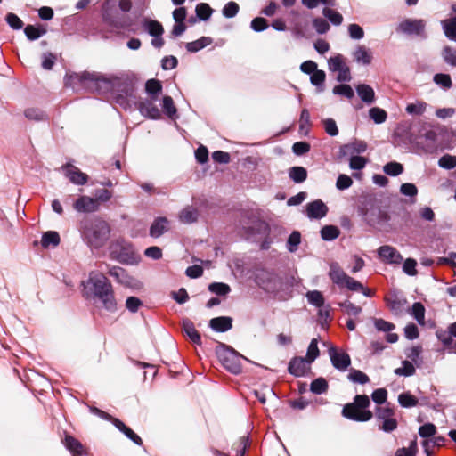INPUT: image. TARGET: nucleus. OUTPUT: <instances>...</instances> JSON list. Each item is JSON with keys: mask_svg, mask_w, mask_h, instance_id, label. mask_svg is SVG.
I'll use <instances>...</instances> for the list:
<instances>
[{"mask_svg": "<svg viewBox=\"0 0 456 456\" xmlns=\"http://www.w3.org/2000/svg\"><path fill=\"white\" fill-rule=\"evenodd\" d=\"M118 77H107L98 72L85 71L82 73L67 74L65 86L73 89L84 88L87 91L98 94L112 92L115 86L118 85Z\"/></svg>", "mask_w": 456, "mask_h": 456, "instance_id": "1", "label": "nucleus"}, {"mask_svg": "<svg viewBox=\"0 0 456 456\" xmlns=\"http://www.w3.org/2000/svg\"><path fill=\"white\" fill-rule=\"evenodd\" d=\"M105 269L92 271L88 280L84 282L85 292L87 297L97 298L102 306L109 312L117 310V301L111 283L103 274Z\"/></svg>", "mask_w": 456, "mask_h": 456, "instance_id": "2", "label": "nucleus"}, {"mask_svg": "<svg viewBox=\"0 0 456 456\" xmlns=\"http://www.w3.org/2000/svg\"><path fill=\"white\" fill-rule=\"evenodd\" d=\"M79 232L88 246L100 248L109 240L110 228L106 221L99 217L85 218L80 222Z\"/></svg>", "mask_w": 456, "mask_h": 456, "instance_id": "3", "label": "nucleus"}, {"mask_svg": "<svg viewBox=\"0 0 456 456\" xmlns=\"http://www.w3.org/2000/svg\"><path fill=\"white\" fill-rule=\"evenodd\" d=\"M370 401L366 395H357L354 398V402L346 403L343 410L342 415L351 420L357 422H366L373 418V413L368 410Z\"/></svg>", "mask_w": 456, "mask_h": 456, "instance_id": "4", "label": "nucleus"}, {"mask_svg": "<svg viewBox=\"0 0 456 456\" xmlns=\"http://www.w3.org/2000/svg\"><path fill=\"white\" fill-rule=\"evenodd\" d=\"M216 355L222 365L233 374H239L241 371V360H247L246 357L224 344L217 346Z\"/></svg>", "mask_w": 456, "mask_h": 456, "instance_id": "5", "label": "nucleus"}, {"mask_svg": "<svg viewBox=\"0 0 456 456\" xmlns=\"http://www.w3.org/2000/svg\"><path fill=\"white\" fill-rule=\"evenodd\" d=\"M102 20L104 24L113 30L127 29L128 31L135 32V29L132 28V20L126 15L112 12L107 6V4H104L102 6Z\"/></svg>", "mask_w": 456, "mask_h": 456, "instance_id": "6", "label": "nucleus"}, {"mask_svg": "<svg viewBox=\"0 0 456 456\" xmlns=\"http://www.w3.org/2000/svg\"><path fill=\"white\" fill-rule=\"evenodd\" d=\"M329 275L333 283L339 288H346L351 291H359L362 289V284L347 275L337 263L330 265Z\"/></svg>", "mask_w": 456, "mask_h": 456, "instance_id": "7", "label": "nucleus"}, {"mask_svg": "<svg viewBox=\"0 0 456 456\" xmlns=\"http://www.w3.org/2000/svg\"><path fill=\"white\" fill-rule=\"evenodd\" d=\"M395 415V410L389 405L378 406L376 408L375 416L379 428L386 433L395 431L398 427V422Z\"/></svg>", "mask_w": 456, "mask_h": 456, "instance_id": "8", "label": "nucleus"}, {"mask_svg": "<svg viewBox=\"0 0 456 456\" xmlns=\"http://www.w3.org/2000/svg\"><path fill=\"white\" fill-rule=\"evenodd\" d=\"M256 284L268 293H277L282 287L281 279L274 273L259 270L256 274Z\"/></svg>", "mask_w": 456, "mask_h": 456, "instance_id": "9", "label": "nucleus"}, {"mask_svg": "<svg viewBox=\"0 0 456 456\" xmlns=\"http://www.w3.org/2000/svg\"><path fill=\"white\" fill-rule=\"evenodd\" d=\"M108 273L115 278L118 282L124 285L125 287L133 289H141L142 288V283L127 274L125 269L119 266H112L109 267L108 265H104Z\"/></svg>", "mask_w": 456, "mask_h": 456, "instance_id": "10", "label": "nucleus"}, {"mask_svg": "<svg viewBox=\"0 0 456 456\" xmlns=\"http://www.w3.org/2000/svg\"><path fill=\"white\" fill-rule=\"evenodd\" d=\"M359 213L364 221L370 225L378 224L381 220L383 215L380 208L372 199L366 200L362 203V205L359 208Z\"/></svg>", "mask_w": 456, "mask_h": 456, "instance_id": "11", "label": "nucleus"}, {"mask_svg": "<svg viewBox=\"0 0 456 456\" xmlns=\"http://www.w3.org/2000/svg\"><path fill=\"white\" fill-rule=\"evenodd\" d=\"M92 412L97 414L99 417L112 421L113 425L120 431L122 432L127 438L132 440L134 444L141 445L142 444V441L141 437L136 435L130 428L125 425L121 420L116 418H112L110 414L106 413L105 411L93 408Z\"/></svg>", "mask_w": 456, "mask_h": 456, "instance_id": "12", "label": "nucleus"}, {"mask_svg": "<svg viewBox=\"0 0 456 456\" xmlns=\"http://www.w3.org/2000/svg\"><path fill=\"white\" fill-rule=\"evenodd\" d=\"M437 134L434 130H428L417 138V146L423 153L432 154L437 149Z\"/></svg>", "mask_w": 456, "mask_h": 456, "instance_id": "13", "label": "nucleus"}, {"mask_svg": "<svg viewBox=\"0 0 456 456\" xmlns=\"http://www.w3.org/2000/svg\"><path fill=\"white\" fill-rule=\"evenodd\" d=\"M61 171L64 175L69 180L70 183L76 185H85L88 182V175L86 173H83L78 167L76 166L67 163L61 166Z\"/></svg>", "mask_w": 456, "mask_h": 456, "instance_id": "14", "label": "nucleus"}, {"mask_svg": "<svg viewBox=\"0 0 456 456\" xmlns=\"http://www.w3.org/2000/svg\"><path fill=\"white\" fill-rule=\"evenodd\" d=\"M329 355L332 365L338 370L345 371L351 364L349 354L343 351H338L335 347L329 349Z\"/></svg>", "mask_w": 456, "mask_h": 456, "instance_id": "15", "label": "nucleus"}, {"mask_svg": "<svg viewBox=\"0 0 456 456\" xmlns=\"http://www.w3.org/2000/svg\"><path fill=\"white\" fill-rule=\"evenodd\" d=\"M311 362L304 357H294L290 360L288 370L295 377L305 376L310 370Z\"/></svg>", "mask_w": 456, "mask_h": 456, "instance_id": "16", "label": "nucleus"}, {"mask_svg": "<svg viewBox=\"0 0 456 456\" xmlns=\"http://www.w3.org/2000/svg\"><path fill=\"white\" fill-rule=\"evenodd\" d=\"M436 337L445 348L456 350V341L453 340L456 338V322L449 324L446 330L437 331Z\"/></svg>", "mask_w": 456, "mask_h": 456, "instance_id": "17", "label": "nucleus"}, {"mask_svg": "<svg viewBox=\"0 0 456 456\" xmlns=\"http://www.w3.org/2000/svg\"><path fill=\"white\" fill-rule=\"evenodd\" d=\"M378 255L383 262L387 264H400L403 261V256L399 251L389 245L379 247Z\"/></svg>", "mask_w": 456, "mask_h": 456, "instance_id": "18", "label": "nucleus"}, {"mask_svg": "<svg viewBox=\"0 0 456 456\" xmlns=\"http://www.w3.org/2000/svg\"><path fill=\"white\" fill-rule=\"evenodd\" d=\"M73 208L76 211L80 213L95 212L99 209L97 200H94L89 196H80L74 203Z\"/></svg>", "mask_w": 456, "mask_h": 456, "instance_id": "19", "label": "nucleus"}, {"mask_svg": "<svg viewBox=\"0 0 456 456\" xmlns=\"http://www.w3.org/2000/svg\"><path fill=\"white\" fill-rule=\"evenodd\" d=\"M367 151V143L362 140H354L352 142L344 144L339 149L340 157L354 156L363 153Z\"/></svg>", "mask_w": 456, "mask_h": 456, "instance_id": "20", "label": "nucleus"}, {"mask_svg": "<svg viewBox=\"0 0 456 456\" xmlns=\"http://www.w3.org/2000/svg\"><path fill=\"white\" fill-rule=\"evenodd\" d=\"M118 85L115 86L113 93L118 94V101L134 96V87L131 80L118 77Z\"/></svg>", "mask_w": 456, "mask_h": 456, "instance_id": "21", "label": "nucleus"}, {"mask_svg": "<svg viewBox=\"0 0 456 456\" xmlns=\"http://www.w3.org/2000/svg\"><path fill=\"white\" fill-rule=\"evenodd\" d=\"M425 28V23L422 20L407 19L402 21L398 29L403 33L409 35H420Z\"/></svg>", "mask_w": 456, "mask_h": 456, "instance_id": "22", "label": "nucleus"}, {"mask_svg": "<svg viewBox=\"0 0 456 456\" xmlns=\"http://www.w3.org/2000/svg\"><path fill=\"white\" fill-rule=\"evenodd\" d=\"M156 100H152V98L145 99L139 103V111L140 113L149 118L158 119L160 118V111L157 105L155 104Z\"/></svg>", "mask_w": 456, "mask_h": 456, "instance_id": "23", "label": "nucleus"}, {"mask_svg": "<svg viewBox=\"0 0 456 456\" xmlns=\"http://www.w3.org/2000/svg\"><path fill=\"white\" fill-rule=\"evenodd\" d=\"M328 213V207L321 200H316L306 205V216L310 219H321Z\"/></svg>", "mask_w": 456, "mask_h": 456, "instance_id": "24", "label": "nucleus"}, {"mask_svg": "<svg viewBox=\"0 0 456 456\" xmlns=\"http://www.w3.org/2000/svg\"><path fill=\"white\" fill-rule=\"evenodd\" d=\"M210 328L217 332H225L232 329V319L227 316L216 317L209 322Z\"/></svg>", "mask_w": 456, "mask_h": 456, "instance_id": "25", "label": "nucleus"}, {"mask_svg": "<svg viewBox=\"0 0 456 456\" xmlns=\"http://www.w3.org/2000/svg\"><path fill=\"white\" fill-rule=\"evenodd\" d=\"M356 92L361 100L367 105L375 102V92L373 88L366 84H360L356 86Z\"/></svg>", "mask_w": 456, "mask_h": 456, "instance_id": "26", "label": "nucleus"}, {"mask_svg": "<svg viewBox=\"0 0 456 456\" xmlns=\"http://www.w3.org/2000/svg\"><path fill=\"white\" fill-rule=\"evenodd\" d=\"M168 224L166 217L156 218L150 228V235L153 238L160 237L168 230Z\"/></svg>", "mask_w": 456, "mask_h": 456, "instance_id": "27", "label": "nucleus"}, {"mask_svg": "<svg viewBox=\"0 0 456 456\" xmlns=\"http://www.w3.org/2000/svg\"><path fill=\"white\" fill-rule=\"evenodd\" d=\"M199 210L192 207L187 206L185 207L179 214V220L183 224H192L195 223L199 218Z\"/></svg>", "mask_w": 456, "mask_h": 456, "instance_id": "28", "label": "nucleus"}, {"mask_svg": "<svg viewBox=\"0 0 456 456\" xmlns=\"http://www.w3.org/2000/svg\"><path fill=\"white\" fill-rule=\"evenodd\" d=\"M183 330L184 334L194 343L197 345H200L201 338L198 330L195 329V326L191 321L189 319L183 320Z\"/></svg>", "mask_w": 456, "mask_h": 456, "instance_id": "29", "label": "nucleus"}, {"mask_svg": "<svg viewBox=\"0 0 456 456\" xmlns=\"http://www.w3.org/2000/svg\"><path fill=\"white\" fill-rule=\"evenodd\" d=\"M142 27L152 37H161L164 33L163 26L160 22L144 18L142 20Z\"/></svg>", "mask_w": 456, "mask_h": 456, "instance_id": "30", "label": "nucleus"}, {"mask_svg": "<svg viewBox=\"0 0 456 456\" xmlns=\"http://www.w3.org/2000/svg\"><path fill=\"white\" fill-rule=\"evenodd\" d=\"M353 55L358 63L364 65L370 64L372 59L370 52L363 45H358Z\"/></svg>", "mask_w": 456, "mask_h": 456, "instance_id": "31", "label": "nucleus"}, {"mask_svg": "<svg viewBox=\"0 0 456 456\" xmlns=\"http://www.w3.org/2000/svg\"><path fill=\"white\" fill-rule=\"evenodd\" d=\"M64 444L66 448L73 454L82 455L85 453L83 444L71 436H66Z\"/></svg>", "mask_w": 456, "mask_h": 456, "instance_id": "32", "label": "nucleus"}, {"mask_svg": "<svg viewBox=\"0 0 456 456\" xmlns=\"http://www.w3.org/2000/svg\"><path fill=\"white\" fill-rule=\"evenodd\" d=\"M145 90L152 100H158L162 91V85L160 81L157 79H150L146 82Z\"/></svg>", "mask_w": 456, "mask_h": 456, "instance_id": "33", "label": "nucleus"}, {"mask_svg": "<svg viewBox=\"0 0 456 456\" xmlns=\"http://www.w3.org/2000/svg\"><path fill=\"white\" fill-rule=\"evenodd\" d=\"M60 243V235L57 232L48 231L42 235L41 245L44 248L56 247Z\"/></svg>", "mask_w": 456, "mask_h": 456, "instance_id": "34", "label": "nucleus"}, {"mask_svg": "<svg viewBox=\"0 0 456 456\" xmlns=\"http://www.w3.org/2000/svg\"><path fill=\"white\" fill-rule=\"evenodd\" d=\"M211 43L212 39L210 37H201L198 40L187 43L185 47L188 52L196 53L209 45Z\"/></svg>", "mask_w": 456, "mask_h": 456, "instance_id": "35", "label": "nucleus"}, {"mask_svg": "<svg viewBox=\"0 0 456 456\" xmlns=\"http://www.w3.org/2000/svg\"><path fill=\"white\" fill-rule=\"evenodd\" d=\"M444 35L450 40L456 41V16L442 21Z\"/></svg>", "mask_w": 456, "mask_h": 456, "instance_id": "36", "label": "nucleus"}, {"mask_svg": "<svg viewBox=\"0 0 456 456\" xmlns=\"http://www.w3.org/2000/svg\"><path fill=\"white\" fill-rule=\"evenodd\" d=\"M289 175L295 183H300L305 181L307 177V171L303 167H293L289 169Z\"/></svg>", "mask_w": 456, "mask_h": 456, "instance_id": "37", "label": "nucleus"}, {"mask_svg": "<svg viewBox=\"0 0 456 456\" xmlns=\"http://www.w3.org/2000/svg\"><path fill=\"white\" fill-rule=\"evenodd\" d=\"M339 234V229L334 225H325L321 230V237L323 240L326 241H330L337 239Z\"/></svg>", "mask_w": 456, "mask_h": 456, "instance_id": "38", "label": "nucleus"}, {"mask_svg": "<svg viewBox=\"0 0 456 456\" xmlns=\"http://www.w3.org/2000/svg\"><path fill=\"white\" fill-rule=\"evenodd\" d=\"M329 388L328 382L323 378H318L312 381L310 391L314 395H322L327 392Z\"/></svg>", "mask_w": 456, "mask_h": 456, "instance_id": "39", "label": "nucleus"}, {"mask_svg": "<svg viewBox=\"0 0 456 456\" xmlns=\"http://www.w3.org/2000/svg\"><path fill=\"white\" fill-rule=\"evenodd\" d=\"M25 117L33 121H43L47 118L45 112L38 108H28L24 111Z\"/></svg>", "mask_w": 456, "mask_h": 456, "instance_id": "40", "label": "nucleus"}, {"mask_svg": "<svg viewBox=\"0 0 456 456\" xmlns=\"http://www.w3.org/2000/svg\"><path fill=\"white\" fill-rule=\"evenodd\" d=\"M427 106L426 102L417 101L416 102L407 104L405 110L410 115L420 116L426 111Z\"/></svg>", "mask_w": 456, "mask_h": 456, "instance_id": "41", "label": "nucleus"}, {"mask_svg": "<svg viewBox=\"0 0 456 456\" xmlns=\"http://www.w3.org/2000/svg\"><path fill=\"white\" fill-rule=\"evenodd\" d=\"M411 314L419 324H425V307L420 302H416L412 305Z\"/></svg>", "mask_w": 456, "mask_h": 456, "instance_id": "42", "label": "nucleus"}, {"mask_svg": "<svg viewBox=\"0 0 456 456\" xmlns=\"http://www.w3.org/2000/svg\"><path fill=\"white\" fill-rule=\"evenodd\" d=\"M24 33L28 39L36 40L46 33V29L43 27H35L33 25H28L24 28Z\"/></svg>", "mask_w": 456, "mask_h": 456, "instance_id": "43", "label": "nucleus"}, {"mask_svg": "<svg viewBox=\"0 0 456 456\" xmlns=\"http://www.w3.org/2000/svg\"><path fill=\"white\" fill-rule=\"evenodd\" d=\"M322 14L335 26H338L343 22V16L337 11L325 7Z\"/></svg>", "mask_w": 456, "mask_h": 456, "instance_id": "44", "label": "nucleus"}, {"mask_svg": "<svg viewBox=\"0 0 456 456\" xmlns=\"http://www.w3.org/2000/svg\"><path fill=\"white\" fill-rule=\"evenodd\" d=\"M332 92L334 94L344 96L349 100L354 96L353 88L347 84H341L334 86Z\"/></svg>", "mask_w": 456, "mask_h": 456, "instance_id": "45", "label": "nucleus"}, {"mask_svg": "<svg viewBox=\"0 0 456 456\" xmlns=\"http://www.w3.org/2000/svg\"><path fill=\"white\" fill-rule=\"evenodd\" d=\"M369 116L376 124L384 123L387 118V112L379 107L371 108L369 110Z\"/></svg>", "mask_w": 456, "mask_h": 456, "instance_id": "46", "label": "nucleus"}, {"mask_svg": "<svg viewBox=\"0 0 456 456\" xmlns=\"http://www.w3.org/2000/svg\"><path fill=\"white\" fill-rule=\"evenodd\" d=\"M195 12L197 18L202 20H207L210 18L213 10L208 4L200 3L197 4Z\"/></svg>", "mask_w": 456, "mask_h": 456, "instance_id": "47", "label": "nucleus"}, {"mask_svg": "<svg viewBox=\"0 0 456 456\" xmlns=\"http://www.w3.org/2000/svg\"><path fill=\"white\" fill-rule=\"evenodd\" d=\"M383 170L388 175L396 176L403 172V167L398 162L391 161L384 166Z\"/></svg>", "mask_w": 456, "mask_h": 456, "instance_id": "48", "label": "nucleus"}, {"mask_svg": "<svg viewBox=\"0 0 456 456\" xmlns=\"http://www.w3.org/2000/svg\"><path fill=\"white\" fill-rule=\"evenodd\" d=\"M398 402L402 407L410 408L418 404V399L410 393H402L398 396Z\"/></svg>", "mask_w": 456, "mask_h": 456, "instance_id": "49", "label": "nucleus"}, {"mask_svg": "<svg viewBox=\"0 0 456 456\" xmlns=\"http://www.w3.org/2000/svg\"><path fill=\"white\" fill-rule=\"evenodd\" d=\"M162 108L165 113L171 118L176 114V108L171 96H164L162 100Z\"/></svg>", "mask_w": 456, "mask_h": 456, "instance_id": "50", "label": "nucleus"}, {"mask_svg": "<svg viewBox=\"0 0 456 456\" xmlns=\"http://www.w3.org/2000/svg\"><path fill=\"white\" fill-rule=\"evenodd\" d=\"M338 305L350 316H357L362 313V307L355 305L348 300L338 303Z\"/></svg>", "mask_w": 456, "mask_h": 456, "instance_id": "51", "label": "nucleus"}, {"mask_svg": "<svg viewBox=\"0 0 456 456\" xmlns=\"http://www.w3.org/2000/svg\"><path fill=\"white\" fill-rule=\"evenodd\" d=\"M349 157V167L353 170H362L368 163V159L364 157L354 155Z\"/></svg>", "mask_w": 456, "mask_h": 456, "instance_id": "52", "label": "nucleus"}, {"mask_svg": "<svg viewBox=\"0 0 456 456\" xmlns=\"http://www.w3.org/2000/svg\"><path fill=\"white\" fill-rule=\"evenodd\" d=\"M438 166L444 169L451 170L456 167V156L445 154L438 160Z\"/></svg>", "mask_w": 456, "mask_h": 456, "instance_id": "53", "label": "nucleus"}, {"mask_svg": "<svg viewBox=\"0 0 456 456\" xmlns=\"http://www.w3.org/2000/svg\"><path fill=\"white\" fill-rule=\"evenodd\" d=\"M434 82L442 88L447 90L452 86L451 77L448 74L438 73L434 76Z\"/></svg>", "mask_w": 456, "mask_h": 456, "instance_id": "54", "label": "nucleus"}, {"mask_svg": "<svg viewBox=\"0 0 456 456\" xmlns=\"http://www.w3.org/2000/svg\"><path fill=\"white\" fill-rule=\"evenodd\" d=\"M325 78H326L325 72L323 70H320V69H317L310 77L311 83L317 87H321L319 89V92L323 91V84H324Z\"/></svg>", "mask_w": 456, "mask_h": 456, "instance_id": "55", "label": "nucleus"}, {"mask_svg": "<svg viewBox=\"0 0 456 456\" xmlns=\"http://www.w3.org/2000/svg\"><path fill=\"white\" fill-rule=\"evenodd\" d=\"M348 379L354 383L366 384L370 381L369 377L359 370H352L348 374Z\"/></svg>", "mask_w": 456, "mask_h": 456, "instance_id": "56", "label": "nucleus"}, {"mask_svg": "<svg viewBox=\"0 0 456 456\" xmlns=\"http://www.w3.org/2000/svg\"><path fill=\"white\" fill-rule=\"evenodd\" d=\"M208 289L218 296H225L231 291L229 285L222 282H213L209 284Z\"/></svg>", "mask_w": 456, "mask_h": 456, "instance_id": "57", "label": "nucleus"}, {"mask_svg": "<svg viewBox=\"0 0 456 456\" xmlns=\"http://www.w3.org/2000/svg\"><path fill=\"white\" fill-rule=\"evenodd\" d=\"M444 438L442 436H436L434 439H427L422 443V446L424 447L425 452L428 456L431 455V447L434 446H442L444 442Z\"/></svg>", "mask_w": 456, "mask_h": 456, "instance_id": "58", "label": "nucleus"}, {"mask_svg": "<svg viewBox=\"0 0 456 456\" xmlns=\"http://www.w3.org/2000/svg\"><path fill=\"white\" fill-rule=\"evenodd\" d=\"M308 302L317 307H321L324 304V298L322 294L318 290L309 291L306 294Z\"/></svg>", "mask_w": 456, "mask_h": 456, "instance_id": "59", "label": "nucleus"}, {"mask_svg": "<svg viewBox=\"0 0 456 456\" xmlns=\"http://www.w3.org/2000/svg\"><path fill=\"white\" fill-rule=\"evenodd\" d=\"M442 57L444 61L452 66H456V51L451 46L446 45L442 51Z\"/></svg>", "mask_w": 456, "mask_h": 456, "instance_id": "60", "label": "nucleus"}, {"mask_svg": "<svg viewBox=\"0 0 456 456\" xmlns=\"http://www.w3.org/2000/svg\"><path fill=\"white\" fill-rule=\"evenodd\" d=\"M328 65L331 71L337 72L346 64L344 61V57L341 54H337L336 56L330 57L329 59Z\"/></svg>", "mask_w": 456, "mask_h": 456, "instance_id": "61", "label": "nucleus"}, {"mask_svg": "<svg viewBox=\"0 0 456 456\" xmlns=\"http://www.w3.org/2000/svg\"><path fill=\"white\" fill-rule=\"evenodd\" d=\"M395 373L399 376L409 377L415 373V368L411 362L403 361L402 367L395 369Z\"/></svg>", "mask_w": 456, "mask_h": 456, "instance_id": "62", "label": "nucleus"}, {"mask_svg": "<svg viewBox=\"0 0 456 456\" xmlns=\"http://www.w3.org/2000/svg\"><path fill=\"white\" fill-rule=\"evenodd\" d=\"M301 241V235L298 232L294 231L288 239L287 248L289 252H295Z\"/></svg>", "mask_w": 456, "mask_h": 456, "instance_id": "63", "label": "nucleus"}, {"mask_svg": "<svg viewBox=\"0 0 456 456\" xmlns=\"http://www.w3.org/2000/svg\"><path fill=\"white\" fill-rule=\"evenodd\" d=\"M418 452L417 441L411 442L408 448H400L396 451L395 456H415Z\"/></svg>", "mask_w": 456, "mask_h": 456, "instance_id": "64", "label": "nucleus"}]
</instances>
